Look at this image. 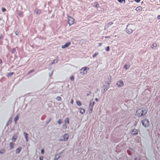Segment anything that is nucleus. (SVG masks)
<instances>
[{
    "instance_id": "59",
    "label": "nucleus",
    "mask_w": 160,
    "mask_h": 160,
    "mask_svg": "<svg viewBox=\"0 0 160 160\" xmlns=\"http://www.w3.org/2000/svg\"><path fill=\"white\" fill-rule=\"evenodd\" d=\"M2 18H0V21H1L2 20Z\"/></svg>"
},
{
    "instance_id": "18",
    "label": "nucleus",
    "mask_w": 160,
    "mask_h": 160,
    "mask_svg": "<svg viewBox=\"0 0 160 160\" xmlns=\"http://www.w3.org/2000/svg\"><path fill=\"white\" fill-rule=\"evenodd\" d=\"M142 8L140 6L137 7L136 8V10L137 11L140 12L142 10Z\"/></svg>"
},
{
    "instance_id": "12",
    "label": "nucleus",
    "mask_w": 160,
    "mask_h": 160,
    "mask_svg": "<svg viewBox=\"0 0 160 160\" xmlns=\"http://www.w3.org/2000/svg\"><path fill=\"white\" fill-rule=\"evenodd\" d=\"M14 147V143L11 142L9 144V149H12Z\"/></svg>"
},
{
    "instance_id": "44",
    "label": "nucleus",
    "mask_w": 160,
    "mask_h": 160,
    "mask_svg": "<svg viewBox=\"0 0 160 160\" xmlns=\"http://www.w3.org/2000/svg\"><path fill=\"white\" fill-rule=\"evenodd\" d=\"M15 34L16 35L18 36L19 35V32L16 31L15 32Z\"/></svg>"
},
{
    "instance_id": "13",
    "label": "nucleus",
    "mask_w": 160,
    "mask_h": 160,
    "mask_svg": "<svg viewBox=\"0 0 160 160\" xmlns=\"http://www.w3.org/2000/svg\"><path fill=\"white\" fill-rule=\"evenodd\" d=\"M94 104H95V102H92V105L91 108L90 107H89L90 110L89 111V113L90 114L91 113L92 111V107H93V106L94 105Z\"/></svg>"
},
{
    "instance_id": "52",
    "label": "nucleus",
    "mask_w": 160,
    "mask_h": 160,
    "mask_svg": "<svg viewBox=\"0 0 160 160\" xmlns=\"http://www.w3.org/2000/svg\"><path fill=\"white\" fill-rule=\"evenodd\" d=\"M157 18L158 19H160V15H159L157 17Z\"/></svg>"
},
{
    "instance_id": "8",
    "label": "nucleus",
    "mask_w": 160,
    "mask_h": 160,
    "mask_svg": "<svg viewBox=\"0 0 160 160\" xmlns=\"http://www.w3.org/2000/svg\"><path fill=\"white\" fill-rule=\"evenodd\" d=\"M117 85L118 87H122L124 85L123 82L121 80H119L117 82Z\"/></svg>"
},
{
    "instance_id": "14",
    "label": "nucleus",
    "mask_w": 160,
    "mask_h": 160,
    "mask_svg": "<svg viewBox=\"0 0 160 160\" xmlns=\"http://www.w3.org/2000/svg\"><path fill=\"white\" fill-rule=\"evenodd\" d=\"M19 116H18V114L15 117V118L14 119V121L15 122V124L17 123V121L19 119Z\"/></svg>"
},
{
    "instance_id": "27",
    "label": "nucleus",
    "mask_w": 160,
    "mask_h": 160,
    "mask_svg": "<svg viewBox=\"0 0 160 160\" xmlns=\"http://www.w3.org/2000/svg\"><path fill=\"white\" fill-rule=\"evenodd\" d=\"M157 46V44L156 43H153L152 44L151 46V48L152 49L154 47H156V46Z\"/></svg>"
},
{
    "instance_id": "40",
    "label": "nucleus",
    "mask_w": 160,
    "mask_h": 160,
    "mask_svg": "<svg viewBox=\"0 0 160 160\" xmlns=\"http://www.w3.org/2000/svg\"><path fill=\"white\" fill-rule=\"evenodd\" d=\"M18 15L21 17H22L23 16V14L21 12L19 13Z\"/></svg>"
},
{
    "instance_id": "36",
    "label": "nucleus",
    "mask_w": 160,
    "mask_h": 160,
    "mask_svg": "<svg viewBox=\"0 0 160 160\" xmlns=\"http://www.w3.org/2000/svg\"><path fill=\"white\" fill-rule=\"evenodd\" d=\"M62 128L63 129H66L67 128V126L65 124H63L62 125Z\"/></svg>"
},
{
    "instance_id": "55",
    "label": "nucleus",
    "mask_w": 160,
    "mask_h": 160,
    "mask_svg": "<svg viewBox=\"0 0 160 160\" xmlns=\"http://www.w3.org/2000/svg\"><path fill=\"white\" fill-rule=\"evenodd\" d=\"M95 100L96 101H98V98H95Z\"/></svg>"
},
{
    "instance_id": "34",
    "label": "nucleus",
    "mask_w": 160,
    "mask_h": 160,
    "mask_svg": "<svg viewBox=\"0 0 160 160\" xmlns=\"http://www.w3.org/2000/svg\"><path fill=\"white\" fill-rule=\"evenodd\" d=\"M98 52H96V53H95L93 55L92 57L93 58H94L97 55H98Z\"/></svg>"
},
{
    "instance_id": "5",
    "label": "nucleus",
    "mask_w": 160,
    "mask_h": 160,
    "mask_svg": "<svg viewBox=\"0 0 160 160\" xmlns=\"http://www.w3.org/2000/svg\"><path fill=\"white\" fill-rule=\"evenodd\" d=\"M63 138H61L59 139L60 142L66 141L68 138V134L65 133L62 137Z\"/></svg>"
},
{
    "instance_id": "16",
    "label": "nucleus",
    "mask_w": 160,
    "mask_h": 160,
    "mask_svg": "<svg viewBox=\"0 0 160 160\" xmlns=\"http://www.w3.org/2000/svg\"><path fill=\"white\" fill-rule=\"evenodd\" d=\"M4 38L2 35H0V45H2V41L3 39Z\"/></svg>"
},
{
    "instance_id": "43",
    "label": "nucleus",
    "mask_w": 160,
    "mask_h": 160,
    "mask_svg": "<svg viewBox=\"0 0 160 160\" xmlns=\"http://www.w3.org/2000/svg\"><path fill=\"white\" fill-rule=\"evenodd\" d=\"M134 160H140V158L138 157H135Z\"/></svg>"
},
{
    "instance_id": "38",
    "label": "nucleus",
    "mask_w": 160,
    "mask_h": 160,
    "mask_svg": "<svg viewBox=\"0 0 160 160\" xmlns=\"http://www.w3.org/2000/svg\"><path fill=\"white\" fill-rule=\"evenodd\" d=\"M2 11L3 12H5L6 11V9L4 8H2Z\"/></svg>"
},
{
    "instance_id": "47",
    "label": "nucleus",
    "mask_w": 160,
    "mask_h": 160,
    "mask_svg": "<svg viewBox=\"0 0 160 160\" xmlns=\"http://www.w3.org/2000/svg\"><path fill=\"white\" fill-rule=\"evenodd\" d=\"M53 71H52V72L51 73L49 74V76L50 77H51L52 76V73H53Z\"/></svg>"
},
{
    "instance_id": "25",
    "label": "nucleus",
    "mask_w": 160,
    "mask_h": 160,
    "mask_svg": "<svg viewBox=\"0 0 160 160\" xmlns=\"http://www.w3.org/2000/svg\"><path fill=\"white\" fill-rule=\"evenodd\" d=\"M93 6H94V7L98 8L99 7V4L98 2H95L94 3Z\"/></svg>"
},
{
    "instance_id": "53",
    "label": "nucleus",
    "mask_w": 160,
    "mask_h": 160,
    "mask_svg": "<svg viewBox=\"0 0 160 160\" xmlns=\"http://www.w3.org/2000/svg\"><path fill=\"white\" fill-rule=\"evenodd\" d=\"M105 38H110V36H106L105 37Z\"/></svg>"
},
{
    "instance_id": "56",
    "label": "nucleus",
    "mask_w": 160,
    "mask_h": 160,
    "mask_svg": "<svg viewBox=\"0 0 160 160\" xmlns=\"http://www.w3.org/2000/svg\"><path fill=\"white\" fill-rule=\"evenodd\" d=\"M127 152L128 153V154H129V155H131V153H129V152H128V150H127Z\"/></svg>"
},
{
    "instance_id": "29",
    "label": "nucleus",
    "mask_w": 160,
    "mask_h": 160,
    "mask_svg": "<svg viewBox=\"0 0 160 160\" xmlns=\"http://www.w3.org/2000/svg\"><path fill=\"white\" fill-rule=\"evenodd\" d=\"M65 123H67V124H68L69 123V119L68 118H67L65 120Z\"/></svg>"
},
{
    "instance_id": "51",
    "label": "nucleus",
    "mask_w": 160,
    "mask_h": 160,
    "mask_svg": "<svg viewBox=\"0 0 160 160\" xmlns=\"http://www.w3.org/2000/svg\"><path fill=\"white\" fill-rule=\"evenodd\" d=\"M8 122L9 123H11V122H12V121L11 120H9L8 121Z\"/></svg>"
},
{
    "instance_id": "54",
    "label": "nucleus",
    "mask_w": 160,
    "mask_h": 160,
    "mask_svg": "<svg viewBox=\"0 0 160 160\" xmlns=\"http://www.w3.org/2000/svg\"><path fill=\"white\" fill-rule=\"evenodd\" d=\"M2 60L0 59V64H2Z\"/></svg>"
},
{
    "instance_id": "15",
    "label": "nucleus",
    "mask_w": 160,
    "mask_h": 160,
    "mask_svg": "<svg viewBox=\"0 0 160 160\" xmlns=\"http://www.w3.org/2000/svg\"><path fill=\"white\" fill-rule=\"evenodd\" d=\"M80 110V112L82 114H83L85 112V110L84 109L82 108H79Z\"/></svg>"
},
{
    "instance_id": "31",
    "label": "nucleus",
    "mask_w": 160,
    "mask_h": 160,
    "mask_svg": "<svg viewBox=\"0 0 160 160\" xmlns=\"http://www.w3.org/2000/svg\"><path fill=\"white\" fill-rule=\"evenodd\" d=\"M16 51V49L15 48H13L12 49V50L11 52L12 54H14L15 52Z\"/></svg>"
},
{
    "instance_id": "33",
    "label": "nucleus",
    "mask_w": 160,
    "mask_h": 160,
    "mask_svg": "<svg viewBox=\"0 0 160 160\" xmlns=\"http://www.w3.org/2000/svg\"><path fill=\"white\" fill-rule=\"evenodd\" d=\"M34 70H33V69H32L28 73V75H29L30 74V73H31L34 72Z\"/></svg>"
},
{
    "instance_id": "50",
    "label": "nucleus",
    "mask_w": 160,
    "mask_h": 160,
    "mask_svg": "<svg viewBox=\"0 0 160 160\" xmlns=\"http://www.w3.org/2000/svg\"><path fill=\"white\" fill-rule=\"evenodd\" d=\"M102 43H99L98 46L99 47H100L102 45Z\"/></svg>"
},
{
    "instance_id": "23",
    "label": "nucleus",
    "mask_w": 160,
    "mask_h": 160,
    "mask_svg": "<svg viewBox=\"0 0 160 160\" xmlns=\"http://www.w3.org/2000/svg\"><path fill=\"white\" fill-rule=\"evenodd\" d=\"M130 67V66L129 65H127L126 64H125L124 66V68L126 70L128 69Z\"/></svg>"
},
{
    "instance_id": "20",
    "label": "nucleus",
    "mask_w": 160,
    "mask_h": 160,
    "mask_svg": "<svg viewBox=\"0 0 160 160\" xmlns=\"http://www.w3.org/2000/svg\"><path fill=\"white\" fill-rule=\"evenodd\" d=\"M24 134L25 136L26 141L27 142L28 141V134L26 132H24Z\"/></svg>"
},
{
    "instance_id": "24",
    "label": "nucleus",
    "mask_w": 160,
    "mask_h": 160,
    "mask_svg": "<svg viewBox=\"0 0 160 160\" xmlns=\"http://www.w3.org/2000/svg\"><path fill=\"white\" fill-rule=\"evenodd\" d=\"M14 74V72H9L8 73V75H7V77H10Z\"/></svg>"
},
{
    "instance_id": "42",
    "label": "nucleus",
    "mask_w": 160,
    "mask_h": 160,
    "mask_svg": "<svg viewBox=\"0 0 160 160\" xmlns=\"http://www.w3.org/2000/svg\"><path fill=\"white\" fill-rule=\"evenodd\" d=\"M58 123L59 124H60L61 123V120L60 119H59L58 121Z\"/></svg>"
},
{
    "instance_id": "17",
    "label": "nucleus",
    "mask_w": 160,
    "mask_h": 160,
    "mask_svg": "<svg viewBox=\"0 0 160 160\" xmlns=\"http://www.w3.org/2000/svg\"><path fill=\"white\" fill-rule=\"evenodd\" d=\"M17 136L16 135V134H14V135H13L12 138V140L13 142H14L15 141L16 139H17Z\"/></svg>"
},
{
    "instance_id": "32",
    "label": "nucleus",
    "mask_w": 160,
    "mask_h": 160,
    "mask_svg": "<svg viewBox=\"0 0 160 160\" xmlns=\"http://www.w3.org/2000/svg\"><path fill=\"white\" fill-rule=\"evenodd\" d=\"M120 3H122L123 2L125 3V0H117Z\"/></svg>"
},
{
    "instance_id": "6",
    "label": "nucleus",
    "mask_w": 160,
    "mask_h": 160,
    "mask_svg": "<svg viewBox=\"0 0 160 160\" xmlns=\"http://www.w3.org/2000/svg\"><path fill=\"white\" fill-rule=\"evenodd\" d=\"M109 86L110 85L109 82H108L106 85H104V86L105 87V88H104L103 90H102V92L103 93L105 92H106L107 90L110 87Z\"/></svg>"
},
{
    "instance_id": "26",
    "label": "nucleus",
    "mask_w": 160,
    "mask_h": 160,
    "mask_svg": "<svg viewBox=\"0 0 160 160\" xmlns=\"http://www.w3.org/2000/svg\"><path fill=\"white\" fill-rule=\"evenodd\" d=\"M76 104L78 106H80L81 105V102L79 100L77 101H76Z\"/></svg>"
},
{
    "instance_id": "37",
    "label": "nucleus",
    "mask_w": 160,
    "mask_h": 160,
    "mask_svg": "<svg viewBox=\"0 0 160 160\" xmlns=\"http://www.w3.org/2000/svg\"><path fill=\"white\" fill-rule=\"evenodd\" d=\"M92 101V100H90V104H89V107H91V105H92V104L93 101Z\"/></svg>"
},
{
    "instance_id": "10",
    "label": "nucleus",
    "mask_w": 160,
    "mask_h": 160,
    "mask_svg": "<svg viewBox=\"0 0 160 160\" xmlns=\"http://www.w3.org/2000/svg\"><path fill=\"white\" fill-rule=\"evenodd\" d=\"M138 130L136 129H134L132 130V134L133 135H135L138 134Z\"/></svg>"
},
{
    "instance_id": "48",
    "label": "nucleus",
    "mask_w": 160,
    "mask_h": 160,
    "mask_svg": "<svg viewBox=\"0 0 160 160\" xmlns=\"http://www.w3.org/2000/svg\"><path fill=\"white\" fill-rule=\"evenodd\" d=\"M43 156L40 157H39V160H43Z\"/></svg>"
},
{
    "instance_id": "41",
    "label": "nucleus",
    "mask_w": 160,
    "mask_h": 160,
    "mask_svg": "<svg viewBox=\"0 0 160 160\" xmlns=\"http://www.w3.org/2000/svg\"><path fill=\"white\" fill-rule=\"evenodd\" d=\"M44 152V150L43 149H42L41 150V153L42 154H43Z\"/></svg>"
},
{
    "instance_id": "28",
    "label": "nucleus",
    "mask_w": 160,
    "mask_h": 160,
    "mask_svg": "<svg viewBox=\"0 0 160 160\" xmlns=\"http://www.w3.org/2000/svg\"><path fill=\"white\" fill-rule=\"evenodd\" d=\"M56 99L58 101H62L61 98L60 96H58L56 98Z\"/></svg>"
},
{
    "instance_id": "11",
    "label": "nucleus",
    "mask_w": 160,
    "mask_h": 160,
    "mask_svg": "<svg viewBox=\"0 0 160 160\" xmlns=\"http://www.w3.org/2000/svg\"><path fill=\"white\" fill-rule=\"evenodd\" d=\"M22 148L21 147H19L16 150V153L17 154H18L20 152Z\"/></svg>"
},
{
    "instance_id": "2",
    "label": "nucleus",
    "mask_w": 160,
    "mask_h": 160,
    "mask_svg": "<svg viewBox=\"0 0 160 160\" xmlns=\"http://www.w3.org/2000/svg\"><path fill=\"white\" fill-rule=\"evenodd\" d=\"M142 125L146 128L148 127L149 126V122L147 118H144L141 121Z\"/></svg>"
},
{
    "instance_id": "49",
    "label": "nucleus",
    "mask_w": 160,
    "mask_h": 160,
    "mask_svg": "<svg viewBox=\"0 0 160 160\" xmlns=\"http://www.w3.org/2000/svg\"><path fill=\"white\" fill-rule=\"evenodd\" d=\"M73 100L72 99L70 101V103L71 104H72L73 103Z\"/></svg>"
},
{
    "instance_id": "45",
    "label": "nucleus",
    "mask_w": 160,
    "mask_h": 160,
    "mask_svg": "<svg viewBox=\"0 0 160 160\" xmlns=\"http://www.w3.org/2000/svg\"><path fill=\"white\" fill-rule=\"evenodd\" d=\"M140 1L141 0H134V1L137 3H138L140 2Z\"/></svg>"
},
{
    "instance_id": "19",
    "label": "nucleus",
    "mask_w": 160,
    "mask_h": 160,
    "mask_svg": "<svg viewBox=\"0 0 160 160\" xmlns=\"http://www.w3.org/2000/svg\"><path fill=\"white\" fill-rule=\"evenodd\" d=\"M34 12L37 14H39L41 13V11L40 10L37 9L35 10Z\"/></svg>"
},
{
    "instance_id": "7",
    "label": "nucleus",
    "mask_w": 160,
    "mask_h": 160,
    "mask_svg": "<svg viewBox=\"0 0 160 160\" xmlns=\"http://www.w3.org/2000/svg\"><path fill=\"white\" fill-rule=\"evenodd\" d=\"M74 19L72 18L69 17L68 18V22L69 26L72 25L74 22Z\"/></svg>"
},
{
    "instance_id": "21",
    "label": "nucleus",
    "mask_w": 160,
    "mask_h": 160,
    "mask_svg": "<svg viewBox=\"0 0 160 160\" xmlns=\"http://www.w3.org/2000/svg\"><path fill=\"white\" fill-rule=\"evenodd\" d=\"M6 150L4 148L1 149L0 150V153L1 154H4Z\"/></svg>"
},
{
    "instance_id": "3",
    "label": "nucleus",
    "mask_w": 160,
    "mask_h": 160,
    "mask_svg": "<svg viewBox=\"0 0 160 160\" xmlns=\"http://www.w3.org/2000/svg\"><path fill=\"white\" fill-rule=\"evenodd\" d=\"M89 68L87 67H84L80 69V71H81L80 73L83 75L86 74L87 72V70H89Z\"/></svg>"
},
{
    "instance_id": "46",
    "label": "nucleus",
    "mask_w": 160,
    "mask_h": 160,
    "mask_svg": "<svg viewBox=\"0 0 160 160\" xmlns=\"http://www.w3.org/2000/svg\"><path fill=\"white\" fill-rule=\"evenodd\" d=\"M56 61V62H58V60H56V59H54L53 60V62L52 63V64H53L54 63V62H55Z\"/></svg>"
},
{
    "instance_id": "57",
    "label": "nucleus",
    "mask_w": 160,
    "mask_h": 160,
    "mask_svg": "<svg viewBox=\"0 0 160 160\" xmlns=\"http://www.w3.org/2000/svg\"><path fill=\"white\" fill-rule=\"evenodd\" d=\"M9 123L8 122H7V125H7V126H8V125H9Z\"/></svg>"
},
{
    "instance_id": "1",
    "label": "nucleus",
    "mask_w": 160,
    "mask_h": 160,
    "mask_svg": "<svg viewBox=\"0 0 160 160\" xmlns=\"http://www.w3.org/2000/svg\"><path fill=\"white\" fill-rule=\"evenodd\" d=\"M148 109L147 108H142L138 109L136 111V115L139 117L145 115L147 113Z\"/></svg>"
},
{
    "instance_id": "58",
    "label": "nucleus",
    "mask_w": 160,
    "mask_h": 160,
    "mask_svg": "<svg viewBox=\"0 0 160 160\" xmlns=\"http://www.w3.org/2000/svg\"><path fill=\"white\" fill-rule=\"evenodd\" d=\"M129 149H130V150H132L133 149L130 148H129Z\"/></svg>"
},
{
    "instance_id": "39",
    "label": "nucleus",
    "mask_w": 160,
    "mask_h": 160,
    "mask_svg": "<svg viewBox=\"0 0 160 160\" xmlns=\"http://www.w3.org/2000/svg\"><path fill=\"white\" fill-rule=\"evenodd\" d=\"M110 48L109 46H108L106 47V50L107 51H109Z\"/></svg>"
},
{
    "instance_id": "22",
    "label": "nucleus",
    "mask_w": 160,
    "mask_h": 160,
    "mask_svg": "<svg viewBox=\"0 0 160 160\" xmlns=\"http://www.w3.org/2000/svg\"><path fill=\"white\" fill-rule=\"evenodd\" d=\"M60 155L58 154H56L55 155V157L54 160H58V159L60 158Z\"/></svg>"
},
{
    "instance_id": "30",
    "label": "nucleus",
    "mask_w": 160,
    "mask_h": 160,
    "mask_svg": "<svg viewBox=\"0 0 160 160\" xmlns=\"http://www.w3.org/2000/svg\"><path fill=\"white\" fill-rule=\"evenodd\" d=\"M70 79L72 81H74V76L73 75L71 76L70 78Z\"/></svg>"
},
{
    "instance_id": "4",
    "label": "nucleus",
    "mask_w": 160,
    "mask_h": 160,
    "mask_svg": "<svg viewBox=\"0 0 160 160\" xmlns=\"http://www.w3.org/2000/svg\"><path fill=\"white\" fill-rule=\"evenodd\" d=\"M130 26L131 25L129 24L128 25L125 29L126 32L129 34H131L133 32Z\"/></svg>"
},
{
    "instance_id": "35",
    "label": "nucleus",
    "mask_w": 160,
    "mask_h": 160,
    "mask_svg": "<svg viewBox=\"0 0 160 160\" xmlns=\"http://www.w3.org/2000/svg\"><path fill=\"white\" fill-rule=\"evenodd\" d=\"M51 118H50L48 120V121H47L46 122V124L47 125L48 124V123L51 121Z\"/></svg>"
},
{
    "instance_id": "9",
    "label": "nucleus",
    "mask_w": 160,
    "mask_h": 160,
    "mask_svg": "<svg viewBox=\"0 0 160 160\" xmlns=\"http://www.w3.org/2000/svg\"><path fill=\"white\" fill-rule=\"evenodd\" d=\"M71 44L70 42H68L65 43L64 45H62L61 46V48L62 49H64L68 47Z\"/></svg>"
}]
</instances>
